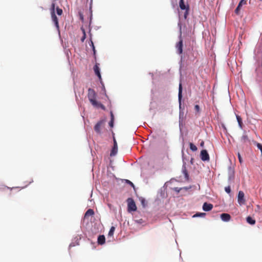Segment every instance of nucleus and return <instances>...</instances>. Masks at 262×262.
I'll use <instances>...</instances> for the list:
<instances>
[{"label":"nucleus","instance_id":"obj_8","mask_svg":"<svg viewBox=\"0 0 262 262\" xmlns=\"http://www.w3.org/2000/svg\"><path fill=\"white\" fill-rule=\"evenodd\" d=\"M103 123V121H100L95 125L94 129L97 133L100 134L101 133V128Z\"/></svg>","mask_w":262,"mask_h":262},{"label":"nucleus","instance_id":"obj_7","mask_svg":"<svg viewBox=\"0 0 262 262\" xmlns=\"http://www.w3.org/2000/svg\"><path fill=\"white\" fill-rule=\"evenodd\" d=\"M51 18H52L53 22L54 23L57 30L58 31H59V26L58 20V18H57L55 13L51 14Z\"/></svg>","mask_w":262,"mask_h":262},{"label":"nucleus","instance_id":"obj_32","mask_svg":"<svg viewBox=\"0 0 262 262\" xmlns=\"http://www.w3.org/2000/svg\"><path fill=\"white\" fill-rule=\"evenodd\" d=\"M194 110L197 112H200V106L198 105H195L194 106Z\"/></svg>","mask_w":262,"mask_h":262},{"label":"nucleus","instance_id":"obj_5","mask_svg":"<svg viewBox=\"0 0 262 262\" xmlns=\"http://www.w3.org/2000/svg\"><path fill=\"white\" fill-rule=\"evenodd\" d=\"M200 158L203 161H208L209 160V155L206 149L201 150Z\"/></svg>","mask_w":262,"mask_h":262},{"label":"nucleus","instance_id":"obj_26","mask_svg":"<svg viewBox=\"0 0 262 262\" xmlns=\"http://www.w3.org/2000/svg\"><path fill=\"white\" fill-rule=\"evenodd\" d=\"M56 13L58 15H61L62 14L63 11L59 7H57L56 8Z\"/></svg>","mask_w":262,"mask_h":262},{"label":"nucleus","instance_id":"obj_38","mask_svg":"<svg viewBox=\"0 0 262 262\" xmlns=\"http://www.w3.org/2000/svg\"><path fill=\"white\" fill-rule=\"evenodd\" d=\"M204 142H203V141H202V142L201 143V146H203L204 145Z\"/></svg>","mask_w":262,"mask_h":262},{"label":"nucleus","instance_id":"obj_25","mask_svg":"<svg viewBox=\"0 0 262 262\" xmlns=\"http://www.w3.org/2000/svg\"><path fill=\"white\" fill-rule=\"evenodd\" d=\"M55 4L54 3H52V4L51 5V8H50L51 14L55 13Z\"/></svg>","mask_w":262,"mask_h":262},{"label":"nucleus","instance_id":"obj_24","mask_svg":"<svg viewBox=\"0 0 262 262\" xmlns=\"http://www.w3.org/2000/svg\"><path fill=\"white\" fill-rule=\"evenodd\" d=\"M115 230V227L114 226H112L111 228V229L108 232V236H112L114 234Z\"/></svg>","mask_w":262,"mask_h":262},{"label":"nucleus","instance_id":"obj_34","mask_svg":"<svg viewBox=\"0 0 262 262\" xmlns=\"http://www.w3.org/2000/svg\"><path fill=\"white\" fill-rule=\"evenodd\" d=\"M126 182L128 184H130L132 187H134V184L130 182L129 180H126Z\"/></svg>","mask_w":262,"mask_h":262},{"label":"nucleus","instance_id":"obj_4","mask_svg":"<svg viewBox=\"0 0 262 262\" xmlns=\"http://www.w3.org/2000/svg\"><path fill=\"white\" fill-rule=\"evenodd\" d=\"M237 202L241 205H244L246 203L245 199V194L243 191H239L237 196Z\"/></svg>","mask_w":262,"mask_h":262},{"label":"nucleus","instance_id":"obj_3","mask_svg":"<svg viewBox=\"0 0 262 262\" xmlns=\"http://www.w3.org/2000/svg\"><path fill=\"white\" fill-rule=\"evenodd\" d=\"M127 202V210L128 212L135 211L137 210V207L135 201L132 198H128Z\"/></svg>","mask_w":262,"mask_h":262},{"label":"nucleus","instance_id":"obj_28","mask_svg":"<svg viewBox=\"0 0 262 262\" xmlns=\"http://www.w3.org/2000/svg\"><path fill=\"white\" fill-rule=\"evenodd\" d=\"M188 11H189V6H187V9L185 10V12L184 13V17L186 19L187 17V15L188 14Z\"/></svg>","mask_w":262,"mask_h":262},{"label":"nucleus","instance_id":"obj_9","mask_svg":"<svg viewBox=\"0 0 262 262\" xmlns=\"http://www.w3.org/2000/svg\"><path fill=\"white\" fill-rule=\"evenodd\" d=\"M245 4H246V0H241L239 2L237 8L235 10V13L236 14H238L242 6H243V5H245Z\"/></svg>","mask_w":262,"mask_h":262},{"label":"nucleus","instance_id":"obj_29","mask_svg":"<svg viewBox=\"0 0 262 262\" xmlns=\"http://www.w3.org/2000/svg\"><path fill=\"white\" fill-rule=\"evenodd\" d=\"M256 146L260 150L262 156V145L260 143H257Z\"/></svg>","mask_w":262,"mask_h":262},{"label":"nucleus","instance_id":"obj_21","mask_svg":"<svg viewBox=\"0 0 262 262\" xmlns=\"http://www.w3.org/2000/svg\"><path fill=\"white\" fill-rule=\"evenodd\" d=\"M236 119L239 127L242 128L243 127V122L241 117L238 115H236Z\"/></svg>","mask_w":262,"mask_h":262},{"label":"nucleus","instance_id":"obj_17","mask_svg":"<svg viewBox=\"0 0 262 262\" xmlns=\"http://www.w3.org/2000/svg\"><path fill=\"white\" fill-rule=\"evenodd\" d=\"M182 172H183V174H184L185 180L186 181H188L189 180V174H188V171L186 169L185 166H183Z\"/></svg>","mask_w":262,"mask_h":262},{"label":"nucleus","instance_id":"obj_35","mask_svg":"<svg viewBox=\"0 0 262 262\" xmlns=\"http://www.w3.org/2000/svg\"><path fill=\"white\" fill-rule=\"evenodd\" d=\"M181 189V188H179L178 187H175L174 188V190L177 192H180V190Z\"/></svg>","mask_w":262,"mask_h":262},{"label":"nucleus","instance_id":"obj_36","mask_svg":"<svg viewBox=\"0 0 262 262\" xmlns=\"http://www.w3.org/2000/svg\"><path fill=\"white\" fill-rule=\"evenodd\" d=\"M111 119H113V120H114V115L112 112H111Z\"/></svg>","mask_w":262,"mask_h":262},{"label":"nucleus","instance_id":"obj_16","mask_svg":"<svg viewBox=\"0 0 262 262\" xmlns=\"http://www.w3.org/2000/svg\"><path fill=\"white\" fill-rule=\"evenodd\" d=\"M94 214V211L92 209H89L84 214V217L88 218L90 216H92Z\"/></svg>","mask_w":262,"mask_h":262},{"label":"nucleus","instance_id":"obj_15","mask_svg":"<svg viewBox=\"0 0 262 262\" xmlns=\"http://www.w3.org/2000/svg\"><path fill=\"white\" fill-rule=\"evenodd\" d=\"M105 238L103 235H100L98 237L97 242L99 245H103L105 243Z\"/></svg>","mask_w":262,"mask_h":262},{"label":"nucleus","instance_id":"obj_12","mask_svg":"<svg viewBox=\"0 0 262 262\" xmlns=\"http://www.w3.org/2000/svg\"><path fill=\"white\" fill-rule=\"evenodd\" d=\"M221 218L224 222H228L231 219V216L229 214L224 213L221 215Z\"/></svg>","mask_w":262,"mask_h":262},{"label":"nucleus","instance_id":"obj_20","mask_svg":"<svg viewBox=\"0 0 262 262\" xmlns=\"http://www.w3.org/2000/svg\"><path fill=\"white\" fill-rule=\"evenodd\" d=\"M247 222L250 225H254L255 220L253 219L251 216H248L246 219Z\"/></svg>","mask_w":262,"mask_h":262},{"label":"nucleus","instance_id":"obj_37","mask_svg":"<svg viewBox=\"0 0 262 262\" xmlns=\"http://www.w3.org/2000/svg\"><path fill=\"white\" fill-rule=\"evenodd\" d=\"M238 159H239V162L242 163L241 157L239 154H238Z\"/></svg>","mask_w":262,"mask_h":262},{"label":"nucleus","instance_id":"obj_22","mask_svg":"<svg viewBox=\"0 0 262 262\" xmlns=\"http://www.w3.org/2000/svg\"><path fill=\"white\" fill-rule=\"evenodd\" d=\"M190 149L193 151H195L197 150V147L192 143H189Z\"/></svg>","mask_w":262,"mask_h":262},{"label":"nucleus","instance_id":"obj_33","mask_svg":"<svg viewBox=\"0 0 262 262\" xmlns=\"http://www.w3.org/2000/svg\"><path fill=\"white\" fill-rule=\"evenodd\" d=\"M113 124H114V120H113V119H112L111 120V121H110L109 122V125L111 126V127H113Z\"/></svg>","mask_w":262,"mask_h":262},{"label":"nucleus","instance_id":"obj_1","mask_svg":"<svg viewBox=\"0 0 262 262\" xmlns=\"http://www.w3.org/2000/svg\"><path fill=\"white\" fill-rule=\"evenodd\" d=\"M97 94L95 90L89 88L88 89V97L92 105L96 108H101L103 110H105V107L100 102L96 100Z\"/></svg>","mask_w":262,"mask_h":262},{"label":"nucleus","instance_id":"obj_19","mask_svg":"<svg viewBox=\"0 0 262 262\" xmlns=\"http://www.w3.org/2000/svg\"><path fill=\"white\" fill-rule=\"evenodd\" d=\"M90 45L92 48L93 51L94 57L95 59L96 60V49H95L94 43H93V41L92 40H91V42L90 43Z\"/></svg>","mask_w":262,"mask_h":262},{"label":"nucleus","instance_id":"obj_2","mask_svg":"<svg viewBox=\"0 0 262 262\" xmlns=\"http://www.w3.org/2000/svg\"><path fill=\"white\" fill-rule=\"evenodd\" d=\"M178 26H179V27L180 28V41L176 44V48L177 49V52L179 54H181L183 53V40L181 38V36H182L181 29H182V27H181V24L180 23H179L178 24Z\"/></svg>","mask_w":262,"mask_h":262},{"label":"nucleus","instance_id":"obj_31","mask_svg":"<svg viewBox=\"0 0 262 262\" xmlns=\"http://www.w3.org/2000/svg\"><path fill=\"white\" fill-rule=\"evenodd\" d=\"M205 215V213H196L193 216H203Z\"/></svg>","mask_w":262,"mask_h":262},{"label":"nucleus","instance_id":"obj_23","mask_svg":"<svg viewBox=\"0 0 262 262\" xmlns=\"http://www.w3.org/2000/svg\"><path fill=\"white\" fill-rule=\"evenodd\" d=\"M139 200H140L142 205L143 206V207H145L147 205V203H146V200H145V199H144L143 198H140L139 199Z\"/></svg>","mask_w":262,"mask_h":262},{"label":"nucleus","instance_id":"obj_6","mask_svg":"<svg viewBox=\"0 0 262 262\" xmlns=\"http://www.w3.org/2000/svg\"><path fill=\"white\" fill-rule=\"evenodd\" d=\"M113 141H114V146H113V148L111 150V154H110L111 157L115 156L117 154V150H118L117 143V141H116L115 137H114Z\"/></svg>","mask_w":262,"mask_h":262},{"label":"nucleus","instance_id":"obj_11","mask_svg":"<svg viewBox=\"0 0 262 262\" xmlns=\"http://www.w3.org/2000/svg\"><path fill=\"white\" fill-rule=\"evenodd\" d=\"M213 208V205L211 204H208L207 203H204L203 205V209L205 211H209L211 210Z\"/></svg>","mask_w":262,"mask_h":262},{"label":"nucleus","instance_id":"obj_18","mask_svg":"<svg viewBox=\"0 0 262 262\" xmlns=\"http://www.w3.org/2000/svg\"><path fill=\"white\" fill-rule=\"evenodd\" d=\"M179 6L182 10H186L187 8V6L186 7L184 4V0H180Z\"/></svg>","mask_w":262,"mask_h":262},{"label":"nucleus","instance_id":"obj_14","mask_svg":"<svg viewBox=\"0 0 262 262\" xmlns=\"http://www.w3.org/2000/svg\"><path fill=\"white\" fill-rule=\"evenodd\" d=\"M182 84L180 83L179 87V94H178V97H179V102L180 103V105H181V100L182 98Z\"/></svg>","mask_w":262,"mask_h":262},{"label":"nucleus","instance_id":"obj_30","mask_svg":"<svg viewBox=\"0 0 262 262\" xmlns=\"http://www.w3.org/2000/svg\"><path fill=\"white\" fill-rule=\"evenodd\" d=\"M225 190L227 193H230L231 192L230 187L229 186L226 187L225 188Z\"/></svg>","mask_w":262,"mask_h":262},{"label":"nucleus","instance_id":"obj_13","mask_svg":"<svg viewBox=\"0 0 262 262\" xmlns=\"http://www.w3.org/2000/svg\"><path fill=\"white\" fill-rule=\"evenodd\" d=\"M241 141L243 143H245L249 141L248 136L246 134L245 132H244L243 136L241 137Z\"/></svg>","mask_w":262,"mask_h":262},{"label":"nucleus","instance_id":"obj_27","mask_svg":"<svg viewBox=\"0 0 262 262\" xmlns=\"http://www.w3.org/2000/svg\"><path fill=\"white\" fill-rule=\"evenodd\" d=\"M82 31L83 35V36L82 37V38L81 39V40L82 42H83L84 39H85V37H86V34H85V32L84 29H82Z\"/></svg>","mask_w":262,"mask_h":262},{"label":"nucleus","instance_id":"obj_10","mask_svg":"<svg viewBox=\"0 0 262 262\" xmlns=\"http://www.w3.org/2000/svg\"><path fill=\"white\" fill-rule=\"evenodd\" d=\"M99 64L96 63L94 67V71L95 74L98 77L99 80L101 79V76L100 72V69L98 66Z\"/></svg>","mask_w":262,"mask_h":262}]
</instances>
